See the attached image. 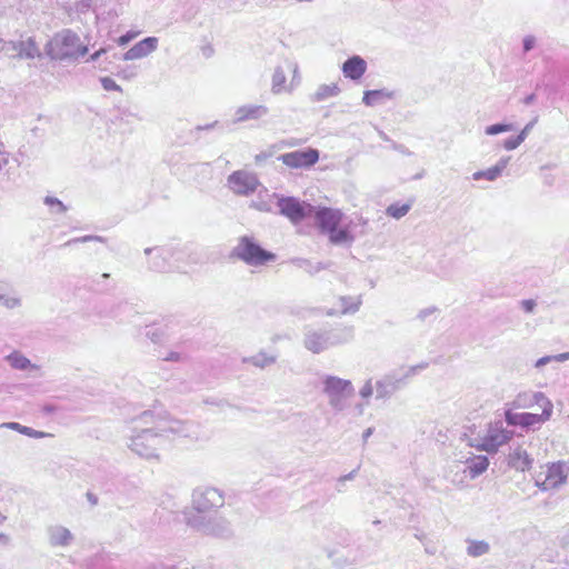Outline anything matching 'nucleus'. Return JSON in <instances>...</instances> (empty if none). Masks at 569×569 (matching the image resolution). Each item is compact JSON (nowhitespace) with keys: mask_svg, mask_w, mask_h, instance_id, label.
<instances>
[{"mask_svg":"<svg viewBox=\"0 0 569 569\" xmlns=\"http://www.w3.org/2000/svg\"><path fill=\"white\" fill-rule=\"evenodd\" d=\"M567 360H569V351L555 356V361L563 362V361H567Z\"/></svg>","mask_w":569,"mask_h":569,"instance_id":"13d9d810","label":"nucleus"},{"mask_svg":"<svg viewBox=\"0 0 569 569\" xmlns=\"http://www.w3.org/2000/svg\"><path fill=\"white\" fill-rule=\"evenodd\" d=\"M277 206L282 216L287 217L291 222L298 223L306 217L312 216L315 207L309 203L300 202L293 197H281L277 201Z\"/></svg>","mask_w":569,"mask_h":569,"instance_id":"f8f14e48","label":"nucleus"},{"mask_svg":"<svg viewBox=\"0 0 569 569\" xmlns=\"http://www.w3.org/2000/svg\"><path fill=\"white\" fill-rule=\"evenodd\" d=\"M87 498H88V500H89V502H90L91 505H97V503H98V498H97V496H94L93 493L88 492V493H87Z\"/></svg>","mask_w":569,"mask_h":569,"instance_id":"680f3d73","label":"nucleus"},{"mask_svg":"<svg viewBox=\"0 0 569 569\" xmlns=\"http://www.w3.org/2000/svg\"><path fill=\"white\" fill-rule=\"evenodd\" d=\"M276 361V356L268 355L264 351H260L257 355L243 358L242 360L243 363H249L260 369H264L266 367L273 365Z\"/></svg>","mask_w":569,"mask_h":569,"instance_id":"bb28decb","label":"nucleus"},{"mask_svg":"<svg viewBox=\"0 0 569 569\" xmlns=\"http://www.w3.org/2000/svg\"><path fill=\"white\" fill-rule=\"evenodd\" d=\"M181 359H182L181 355H180V353H178V352H174V351H172V352L168 353V355L163 358V360H164V361H180Z\"/></svg>","mask_w":569,"mask_h":569,"instance_id":"5fc2aeb1","label":"nucleus"},{"mask_svg":"<svg viewBox=\"0 0 569 569\" xmlns=\"http://www.w3.org/2000/svg\"><path fill=\"white\" fill-rule=\"evenodd\" d=\"M509 160L510 157L500 158L499 161L493 167L488 168L486 170L476 171L472 174V179L476 181L481 179H486L488 181L497 180L501 176L502 171L507 168Z\"/></svg>","mask_w":569,"mask_h":569,"instance_id":"5701e85b","label":"nucleus"},{"mask_svg":"<svg viewBox=\"0 0 569 569\" xmlns=\"http://www.w3.org/2000/svg\"><path fill=\"white\" fill-rule=\"evenodd\" d=\"M216 124H217V121L212 122V123H209V124H206L203 127L199 126L198 129L199 130H209V129H212Z\"/></svg>","mask_w":569,"mask_h":569,"instance_id":"0e129e2a","label":"nucleus"},{"mask_svg":"<svg viewBox=\"0 0 569 569\" xmlns=\"http://www.w3.org/2000/svg\"><path fill=\"white\" fill-rule=\"evenodd\" d=\"M521 307H522V309H523L526 312L530 313V312H532V311H533V309H535V307H536V301H535V300H532V299L522 300V301H521Z\"/></svg>","mask_w":569,"mask_h":569,"instance_id":"09e8293b","label":"nucleus"},{"mask_svg":"<svg viewBox=\"0 0 569 569\" xmlns=\"http://www.w3.org/2000/svg\"><path fill=\"white\" fill-rule=\"evenodd\" d=\"M353 338L351 327L307 328L303 335V346L312 353H321L330 348L348 343Z\"/></svg>","mask_w":569,"mask_h":569,"instance_id":"f03ea898","label":"nucleus"},{"mask_svg":"<svg viewBox=\"0 0 569 569\" xmlns=\"http://www.w3.org/2000/svg\"><path fill=\"white\" fill-rule=\"evenodd\" d=\"M186 523L193 530L206 536L229 538L233 533L230 521L219 513H187Z\"/></svg>","mask_w":569,"mask_h":569,"instance_id":"39448f33","label":"nucleus"},{"mask_svg":"<svg viewBox=\"0 0 569 569\" xmlns=\"http://www.w3.org/2000/svg\"><path fill=\"white\" fill-rule=\"evenodd\" d=\"M100 82L106 91H121L120 86H118L116 81L109 77L101 78Z\"/></svg>","mask_w":569,"mask_h":569,"instance_id":"79ce46f5","label":"nucleus"},{"mask_svg":"<svg viewBox=\"0 0 569 569\" xmlns=\"http://www.w3.org/2000/svg\"><path fill=\"white\" fill-rule=\"evenodd\" d=\"M438 311L437 307L435 306H431V307H427L425 309H421L418 315H417V318L420 319L421 321L426 320L428 317L435 315L436 312Z\"/></svg>","mask_w":569,"mask_h":569,"instance_id":"49530a36","label":"nucleus"},{"mask_svg":"<svg viewBox=\"0 0 569 569\" xmlns=\"http://www.w3.org/2000/svg\"><path fill=\"white\" fill-rule=\"evenodd\" d=\"M44 204L50 208L52 213H64L67 211V206L63 204L58 198L47 196L44 198Z\"/></svg>","mask_w":569,"mask_h":569,"instance_id":"f704fd0d","label":"nucleus"},{"mask_svg":"<svg viewBox=\"0 0 569 569\" xmlns=\"http://www.w3.org/2000/svg\"><path fill=\"white\" fill-rule=\"evenodd\" d=\"M6 361L17 370H26L31 366L30 360L18 351L8 355Z\"/></svg>","mask_w":569,"mask_h":569,"instance_id":"7c9ffc66","label":"nucleus"},{"mask_svg":"<svg viewBox=\"0 0 569 569\" xmlns=\"http://www.w3.org/2000/svg\"><path fill=\"white\" fill-rule=\"evenodd\" d=\"M48 54L53 59H79L88 53V47L80 43L79 36L70 29L58 32L49 43Z\"/></svg>","mask_w":569,"mask_h":569,"instance_id":"423d86ee","label":"nucleus"},{"mask_svg":"<svg viewBox=\"0 0 569 569\" xmlns=\"http://www.w3.org/2000/svg\"><path fill=\"white\" fill-rule=\"evenodd\" d=\"M372 433H373V428L372 427L367 428L362 433V441L366 443Z\"/></svg>","mask_w":569,"mask_h":569,"instance_id":"bf43d9fd","label":"nucleus"},{"mask_svg":"<svg viewBox=\"0 0 569 569\" xmlns=\"http://www.w3.org/2000/svg\"><path fill=\"white\" fill-rule=\"evenodd\" d=\"M567 479L566 467L561 462H555L547 467V473L543 479L540 476L536 479V486L541 491H548L565 483Z\"/></svg>","mask_w":569,"mask_h":569,"instance_id":"2eb2a0df","label":"nucleus"},{"mask_svg":"<svg viewBox=\"0 0 569 569\" xmlns=\"http://www.w3.org/2000/svg\"><path fill=\"white\" fill-rule=\"evenodd\" d=\"M359 395L362 399H365L367 401V403L369 402V399L372 397L373 395V385H372V379H368L363 386L360 388L359 390Z\"/></svg>","mask_w":569,"mask_h":569,"instance_id":"4c0bfd02","label":"nucleus"},{"mask_svg":"<svg viewBox=\"0 0 569 569\" xmlns=\"http://www.w3.org/2000/svg\"><path fill=\"white\" fill-rule=\"evenodd\" d=\"M466 463L467 469L465 472H468L470 478L475 479L488 469L489 459L486 456H477L468 459Z\"/></svg>","mask_w":569,"mask_h":569,"instance_id":"b1692460","label":"nucleus"},{"mask_svg":"<svg viewBox=\"0 0 569 569\" xmlns=\"http://www.w3.org/2000/svg\"><path fill=\"white\" fill-rule=\"evenodd\" d=\"M523 142V137H510L503 141V148L506 150H515Z\"/></svg>","mask_w":569,"mask_h":569,"instance_id":"ea45409f","label":"nucleus"},{"mask_svg":"<svg viewBox=\"0 0 569 569\" xmlns=\"http://www.w3.org/2000/svg\"><path fill=\"white\" fill-rule=\"evenodd\" d=\"M224 505V495L221 490L213 487H198L191 496L192 510L184 511L192 515H208Z\"/></svg>","mask_w":569,"mask_h":569,"instance_id":"6e6552de","label":"nucleus"},{"mask_svg":"<svg viewBox=\"0 0 569 569\" xmlns=\"http://www.w3.org/2000/svg\"><path fill=\"white\" fill-rule=\"evenodd\" d=\"M21 427L22 425H20L19 422H3L0 425V428L11 429L18 432L21 431Z\"/></svg>","mask_w":569,"mask_h":569,"instance_id":"3c124183","label":"nucleus"},{"mask_svg":"<svg viewBox=\"0 0 569 569\" xmlns=\"http://www.w3.org/2000/svg\"><path fill=\"white\" fill-rule=\"evenodd\" d=\"M340 92V88L337 83L331 84H321L318 87L317 91L312 96V101L320 102L325 101L329 98L338 96Z\"/></svg>","mask_w":569,"mask_h":569,"instance_id":"c85d7f7f","label":"nucleus"},{"mask_svg":"<svg viewBox=\"0 0 569 569\" xmlns=\"http://www.w3.org/2000/svg\"><path fill=\"white\" fill-rule=\"evenodd\" d=\"M0 303H2L8 309H14L21 306V300L17 297L3 296V299L0 301Z\"/></svg>","mask_w":569,"mask_h":569,"instance_id":"37998d69","label":"nucleus"},{"mask_svg":"<svg viewBox=\"0 0 569 569\" xmlns=\"http://www.w3.org/2000/svg\"><path fill=\"white\" fill-rule=\"evenodd\" d=\"M328 234L330 242L333 244L351 243L353 241V237L347 229H338L337 227L329 231Z\"/></svg>","mask_w":569,"mask_h":569,"instance_id":"2f4dec72","label":"nucleus"},{"mask_svg":"<svg viewBox=\"0 0 569 569\" xmlns=\"http://www.w3.org/2000/svg\"><path fill=\"white\" fill-rule=\"evenodd\" d=\"M513 436V432L503 427L502 421H496L488 426V429L480 438L479 443L473 445L477 449L488 453L497 452V450L507 443Z\"/></svg>","mask_w":569,"mask_h":569,"instance_id":"9d476101","label":"nucleus"},{"mask_svg":"<svg viewBox=\"0 0 569 569\" xmlns=\"http://www.w3.org/2000/svg\"><path fill=\"white\" fill-rule=\"evenodd\" d=\"M137 36V33L134 32H127L124 34H122L119 39H118V44L119 46H126L128 44L134 37Z\"/></svg>","mask_w":569,"mask_h":569,"instance_id":"de8ad7c7","label":"nucleus"},{"mask_svg":"<svg viewBox=\"0 0 569 569\" xmlns=\"http://www.w3.org/2000/svg\"><path fill=\"white\" fill-rule=\"evenodd\" d=\"M367 70V62L360 56H352L342 63V72L346 78L359 80Z\"/></svg>","mask_w":569,"mask_h":569,"instance_id":"aec40b11","label":"nucleus"},{"mask_svg":"<svg viewBox=\"0 0 569 569\" xmlns=\"http://www.w3.org/2000/svg\"><path fill=\"white\" fill-rule=\"evenodd\" d=\"M1 52L12 59L32 60L41 56L40 49L32 37L19 41L2 39Z\"/></svg>","mask_w":569,"mask_h":569,"instance_id":"9b49d317","label":"nucleus"},{"mask_svg":"<svg viewBox=\"0 0 569 569\" xmlns=\"http://www.w3.org/2000/svg\"><path fill=\"white\" fill-rule=\"evenodd\" d=\"M391 98H392V93L387 91V90H385V89H381V90H367L363 93L362 102L366 106L372 107V106H376L377 103H379L380 101H382L385 99H391Z\"/></svg>","mask_w":569,"mask_h":569,"instance_id":"c756f323","label":"nucleus"},{"mask_svg":"<svg viewBox=\"0 0 569 569\" xmlns=\"http://www.w3.org/2000/svg\"><path fill=\"white\" fill-rule=\"evenodd\" d=\"M300 83L299 68L297 62L284 59L282 64L274 68L271 77V92L280 94L291 92Z\"/></svg>","mask_w":569,"mask_h":569,"instance_id":"1a4fd4ad","label":"nucleus"},{"mask_svg":"<svg viewBox=\"0 0 569 569\" xmlns=\"http://www.w3.org/2000/svg\"><path fill=\"white\" fill-rule=\"evenodd\" d=\"M230 258L238 259L251 267H261L273 262L277 256L263 249L253 237L242 236L232 248Z\"/></svg>","mask_w":569,"mask_h":569,"instance_id":"20e7f679","label":"nucleus"},{"mask_svg":"<svg viewBox=\"0 0 569 569\" xmlns=\"http://www.w3.org/2000/svg\"><path fill=\"white\" fill-rule=\"evenodd\" d=\"M158 47V38L147 37L141 41L137 42L130 48L124 54L123 60H137L149 56Z\"/></svg>","mask_w":569,"mask_h":569,"instance_id":"6ab92c4d","label":"nucleus"},{"mask_svg":"<svg viewBox=\"0 0 569 569\" xmlns=\"http://www.w3.org/2000/svg\"><path fill=\"white\" fill-rule=\"evenodd\" d=\"M277 159L292 169L309 168L319 160V151L312 148L296 150L280 154Z\"/></svg>","mask_w":569,"mask_h":569,"instance_id":"4468645a","label":"nucleus"},{"mask_svg":"<svg viewBox=\"0 0 569 569\" xmlns=\"http://www.w3.org/2000/svg\"><path fill=\"white\" fill-rule=\"evenodd\" d=\"M269 112L268 107L263 104H246L236 110V122H243L247 120H257Z\"/></svg>","mask_w":569,"mask_h":569,"instance_id":"412c9836","label":"nucleus"},{"mask_svg":"<svg viewBox=\"0 0 569 569\" xmlns=\"http://www.w3.org/2000/svg\"><path fill=\"white\" fill-rule=\"evenodd\" d=\"M228 187L239 196H248L253 193L259 183L257 176L246 170L232 172L227 180Z\"/></svg>","mask_w":569,"mask_h":569,"instance_id":"ddd939ff","label":"nucleus"},{"mask_svg":"<svg viewBox=\"0 0 569 569\" xmlns=\"http://www.w3.org/2000/svg\"><path fill=\"white\" fill-rule=\"evenodd\" d=\"M536 100V94L535 93H531L529 96H527L525 99H523V103L529 106V104H532Z\"/></svg>","mask_w":569,"mask_h":569,"instance_id":"052dcab7","label":"nucleus"},{"mask_svg":"<svg viewBox=\"0 0 569 569\" xmlns=\"http://www.w3.org/2000/svg\"><path fill=\"white\" fill-rule=\"evenodd\" d=\"M530 399L531 406L538 405L542 409V413H540L539 416H541V418L545 419L546 421L549 420L552 415L553 406L552 402L545 396V393L539 391L532 392Z\"/></svg>","mask_w":569,"mask_h":569,"instance_id":"a878e982","label":"nucleus"},{"mask_svg":"<svg viewBox=\"0 0 569 569\" xmlns=\"http://www.w3.org/2000/svg\"><path fill=\"white\" fill-rule=\"evenodd\" d=\"M194 426L171 418L161 409L144 410L130 420L127 447L144 459H158L159 449L176 437H192Z\"/></svg>","mask_w":569,"mask_h":569,"instance_id":"f257e3e1","label":"nucleus"},{"mask_svg":"<svg viewBox=\"0 0 569 569\" xmlns=\"http://www.w3.org/2000/svg\"><path fill=\"white\" fill-rule=\"evenodd\" d=\"M362 303L361 296L350 297V296H341L339 297V307L341 313H356Z\"/></svg>","mask_w":569,"mask_h":569,"instance_id":"cd10ccee","label":"nucleus"},{"mask_svg":"<svg viewBox=\"0 0 569 569\" xmlns=\"http://www.w3.org/2000/svg\"><path fill=\"white\" fill-rule=\"evenodd\" d=\"M428 367L427 362H422L416 366H411L406 369L391 371L379 380L376 381V399L377 400H387L390 399L391 396L401 389L410 378L416 376L419 371L426 369Z\"/></svg>","mask_w":569,"mask_h":569,"instance_id":"0eeeda50","label":"nucleus"},{"mask_svg":"<svg viewBox=\"0 0 569 569\" xmlns=\"http://www.w3.org/2000/svg\"><path fill=\"white\" fill-rule=\"evenodd\" d=\"M92 0H82L81 6L82 8H89L91 6Z\"/></svg>","mask_w":569,"mask_h":569,"instance_id":"69168bd1","label":"nucleus"},{"mask_svg":"<svg viewBox=\"0 0 569 569\" xmlns=\"http://www.w3.org/2000/svg\"><path fill=\"white\" fill-rule=\"evenodd\" d=\"M358 470H359V467L357 469L352 470L351 472H349L348 475L339 477L338 482L346 483V481L352 480L356 477Z\"/></svg>","mask_w":569,"mask_h":569,"instance_id":"603ef678","label":"nucleus"},{"mask_svg":"<svg viewBox=\"0 0 569 569\" xmlns=\"http://www.w3.org/2000/svg\"><path fill=\"white\" fill-rule=\"evenodd\" d=\"M0 542L3 545H7L9 542V537L3 532H0Z\"/></svg>","mask_w":569,"mask_h":569,"instance_id":"e2e57ef3","label":"nucleus"},{"mask_svg":"<svg viewBox=\"0 0 569 569\" xmlns=\"http://www.w3.org/2000/svg\"><path fill=\"white\" fill-rule=\"evenodd\" d=\"M509 466L517 470L525 472L532 467L533 458L521 447H517L509 455Z\"/></svg>","mask_w":569,"mask_h":569,"instance_id":"4be33fe9","label":"nucleus"},{"mask_svg":"<svg viewBox=\"0 0 569 569\" xmlns=\"http://www.w3.org/2000/svg\"><path fill=\"white\" fill-rule=\"evenodd\" d=\"M343 487H345V483H339V482L337 481V490H338L339 492L343 491Z\"/></svg>","mask_w":569,"mask_h":569,"instance_id":"774afa93","label":"nucleus"},{"mask_svg":"<svg viewBox=\"0 0 569 569\" xmlns=\"http://www.w3.org/2000/svg\"><path fill=\"white\" fill-rule=\"evenodd\" d=\"M320 383L321 391L333 411L341 412L348 408L349 400L355 393V387L350 380L332 375H323Z\"/></svg>","mask_w":569,"mask_h":569,"instance_id":"7ed1b4c3","label":"nucleus"},{"mask_svg":"<svg viewBox=\"0 0 569 569\" xmlns=\"http://www.w3.org/2000/svg\"><path fill=\"white\" fill-rule=\"evenodd\" d=\"M147 336L156 343L161 340L160 335H158L154 330L151 329L147 331Z\"/></svg>","mask_w":569,"mask_h":569,"instance_id":"4d7b16f0","label":"nucleus"},{"mask_svg":"<svg viewBox=\"0 0 569 569\" xmlns=\"http://www.w3.org/2000/svg\"><path fill=\"white\" fill-rule=\"evenodd\" d=\"M410 208L411 203H392L387 208L386 213L395 219H400L409 212Z\"/></svg>","mask_w":569,"mask_h":569,"instance_id":"72a5a7b5","label":"nucleus"},{"mask_svg":"<svg viewBox=\"0 0 569 569\" xmlns=\"http://www.w3.org/2000/svg\"><path fill=\"white\" fill-rule=\"evenodd\" d=\"M47 536L49 545L53 548L69 547L74 539L72 532L61 525L49 526L47 528Z\"/></svg>","mask_w":569,"mask_h":569,"instance_id":"a211bd4d","label":"nucleus"},{"mask_svg":"<svg viewBox=\"0 0 569 569\" xmlns=\"http://www.w3.org/2000/svg\"><path fill=\"white\" fill-rule=\"evenodd\" d=\"M117 76L121 79L129 80L137 76V69L133 67H127L118 71Z\"/></svg>","mask_w":569,"mask_h":569,"instance_id":"a18cd8bd","label":"nucleus"},{"mask_svg":"<svg viewBox=\"0 0 569 569\" xmlns=\"http://www.w3.org/2000/svg\"><path fill=\"white\" fill-rule=\"evenodd\" d=\"M89 241H100V242H102L103 238L100 237V236H83V237L73 238V239L67 241L64 243V246L69 247L71 244H73V243L89 242Z\"/></svg>","mask_w":569,"mask_h":569,"instance_id":"a19ab883","label":"nucleus"},{"mask_svg":"<svg viewBox=\"0 0 569 569\" xmlns=\"http://www.w3.org/2000/svg\"><path fill=\"white\" fill-rule=\"evenodd\" d=\"M551 361H555V356H545V357L539 358L536 361L535 367L536 368H541V367L546 366L547 363H549Z\"/></svg>","mask_w":569,"mask_h":569,"instance_id":"8fccbe9b","label":"nucleus"},{"mask_svg":"<svg viewBox=\"0 0 569 569\" xmlns=\"http://www.w3.org/2000/svg\"><path fill=\"white\" fill-rule=\"evenodd\" d=\"M107 52V49L104 48H101L99 49L98 51H96L94 53H92L89 58L90 61H97L103 53Z\"/></svg>","mask_w":569,"mask_h":569,"instance_id":"6e6d98bb","label":"nucleus"},{"mask_svg":"<svg viewBox=\"0 0 569 569\" xmlns=\"http://www.w3.org/2000/svg\"><path fill=\"white\" fill-rule=\"evenodd\" d=\"M20 433H22L24 436H28L30 438H34V439H41V438H46V437H50L51 436L50 433H47L44 431L34 430V429H32L30 427H27V426H22L21 427Z\"/></svg>","mask_w":569,"mask_h":569,"instance_id":"e433bc0d","label":"nucleus"},{"mask_svg":"<svg viewBox=\"0 0 569 569\" xmlns=\"http://www.w3.org/2000/svg\"><path fill=\"white\" fill-rule=\"evenodd\" d=\"M257 208L260 210V211H269V208H267L266 204H259L257 206Z\"/></svg>","mask_w":569,"mask_h":569,"instance_id":"338daca9","label":"nucleus"},{"mask_svg":"<svg viewBox=\"0 0 569 569\" xmlns=\"http://www.w3.org/2000/svg\"><path fill=\"white\" fill-rule=\"evenodd\" d=\"M537 39L532 34H528L522 39V49L523 52L527 53L531 51L536 46Z\"/></svg>","mask_w":569,"mask_h":569,"instance_id":"c03bdc74","label":"nucleus"},{"mask_svg":"<svg viewBox=\"0 0 569 569\" xmlns=\"http://www.w3.org/2000/svg\"><path fill=\"white\" fill-rule=\"evenodd\" d=\"M506 422L509 426H520L522 428H531L535 426H540L546 420L541 418V416L531 412H513L511 410H507L505 413Z\"/></svg>","mask_w":569,"mask_h":569,"instance_id":"f3484780","label":"nucleus"},{"mask_svg":"<svg viewBox=\"0 0 569 569\" xmlns=\"http://www.w3.org/2000/svg\"><path fill=\"white\" fill-rule=\"evenodd\" d=\"M536 120L530 121L525 126V128L520 131L519 137H523V140L527 138L530 130L533 128Z\"/></svg>","mask_w":569,"mask_h":569,"instance_id":"864d4df0","label":"nucleus"},{"mask_svg":"<svg viewBox=\"0 0 569 569\" xmlns=\"http://www.w3.org/2000/svg\"><path fill=\"white\" fill-rule=\"evenodd\" d=\"M490 546L483 540H469L467 547V553L471 557H480L488 553Z\"/></svg>","mask_w":569,"mask_h":569,"instance_id":"473e14b6","label":"nucleus"},{"mask_svg":"<svg viewBox=\"0 0 569 569\" xmlns=\"http://www.w3.org/2000/svg\"><path fill=\"white\" fill-rule=\"evenodd\" d=\"M291 263L302 270H305L310 276H313L321 270L328 269L331 263H325V262H312L311 260L303 259V258H295L291 260Z\"/></svg>","mask_w":569,"mask_h":569,"instance_id":"393cba45","label":"nucleus"},{"mask_svg":"<svg viewBox=\"0 0 569 569\" xmlns=\"http://www.w3.org/2000/svg\"><path fill=\"white\" fill-rule=\"evenodd\" d=\"M531 395H532V392H525V393L518 395V397L513 401V405L516 407H523V408L531 407V399H530Z\"/></svg>","mask_w":569,"mask_h":569,"instance_id":"58836bf2","label":"nucleus"},{"mask_svg":"<svg viewBox=\"0 0 569 569\" xmlns=\"http://www.w3.org/2000/svg\"><path fill=\"white\" fill-rule=\"evenodd\" d=\"M312 216H315L316 223L323 233L337 228L342 219L340 210L327 207H315Z\"/></svg>","mask_w":569,"mask_h":569,"instance_id":"dca6fc26","label":"nucleus"},{"mask_svg":"<svg viewBox=\"0 0 569 569\" xmlns=\"http://www.w3.org/2000/svg\"><path fill=\"white\" fill-rule=\"evenodd\" d=\"M512 129H513V126L511 123H495V124L488 126L485 129V132L488 136H496L499 133L511 131Z\"/></svg>","mask_w":569,"mask_h":569,"instance_id":"c9c22d12","label":"nucleus"}]
</instances>
